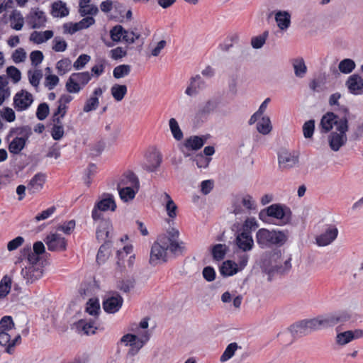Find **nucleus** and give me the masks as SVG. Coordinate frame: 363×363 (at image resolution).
<instances>
[{"label":"nucleus","mask_w":363,"mask_h":363,"mask_svg":"<svg viewBox=\"0 0 363 363\" xmlns=\"http://www.w3.org/2000/svg\"><path fill=\"white\" fill-rule=\"evenodd\" d=\"M46 21L47 18L45 13L38 9L30 12L28 16V22L33 29L45 27Z\"/></svg>","instance_id":"20"},{"label":"nucleus","mask_w":363,"mask_h":363,"mask_svg":"<svg viewBox=\"0 0 363 363\" xmlns=\"http://www.w3.org/2000/svg\"><path fill=\"white\" fill-rule=\"evenodd\" d=\"M13 318L10 315H5L0 320V331H6L11 330L14 328Z\"/></svg>","instance_id":"63"},{"label":"nucleus","mask_w":363,"mask_h":363,"mask_svg":"<svg viewBox=\"0 0 363 363\" xmlns=\"http://www.w3.org/2000/svg\"><path fill=\"white\" fill-rule=\"evenodd\" d=\"M220 102V96H215L210 99L203 105L199 106L195 118L197 120L206 118L208 115L213 113L218 107Z\"/></svg>","instance_id":"11"},{"label":"nucleus","mask_w":363,"mask_h":363,"mask_svg":"<svg viewBox=\"0 0 363 363\" xmlns=\"http://www.w3.org/2000/svg\"><path fill=\"white\" fill-rule=\"evenodd\" d=\"M239 271L238 265L234 261L225 260L219 267L220 274L223 277H228L235 274Z\"/></svg>","instance_id":"26"},{"label":"nucleus","mask_w":363,"mask_h":363,"mask_svg":"<svg viewBox=\"0 0 363 363\" xmlns=\"http://www.w3.org/2000/svg\"><path fill=\"white\" fill-rule=\"evenodd\" d=\"M21 260L25 259L27 261L28 266H36L40 267L43 265L42 255L38 254H34L32 251L30 245H26L21 250Z\"/></svg>","instance_id":"14"},{"label":"nucleus","mask_w":363,"mask_h":363,"mask_svg":"<svg viewBox=\"0 0 363 363\" xmlns=\"http://www.w3.org/2000/svg\"><path fill=\"white\" fill-rule=\"evenodd\" d=\"M91 57L86 54L80 55L73 64V67L76 70L83 69L85 65L89 62Z\"/></svg>","instance_id":"64"},{"label":"nucleus","mask_w":363,"mask_h":363,"mask_svg":"<svg viewBox=\"0 0 363 363\" xmlns=\"http://www.w3.org/2000/svg\"><path fill=\"white\" fill-rule=\"evenodd\" d=\"M138 190L139 189H135L133 186H125L118 191L121 199L124 202H128L135 198Z\"/></svg>","instance_id":"35"},{"label":"nucleus","mask_w":363,"mask_h":363,"mask_svg":"<svg viewBox=\"0 0 363 363\" xmlns=\"http://www.w3.org/2000/svg\"><path fill=\"white\" fill-rule=\"evenodd\" d=\"M117 208L114 197L111 194L104 193L101 198L96 201L91 211V217L94 221L103 218L101 212L108 210L115 211Z\"/></svg>","instance_id":"5"},{"label":"nucleus","mask_w":363,"mask_h":363,"mask_svg":"<svg viewBox=\"0 0 363 363\" xmlns=\"http://www.w3.org/2000/svg\"><path fill=\"white\" fill-rule=\"evenodd\" d=\"M272 230L260 228L256 233V242L259 247L264 249L270 247Z\"/></svg>","instance_id":"24"},{"label":"nucleus","mask_w":363,"mask_h":363,"mask_svg":"<svg viewBox=\"0 0 363 363\" xmlns=\"http://www.w3.org/2000/svg\"><path fill=\"white\" fill-rule=\"evenodd\" d=\"M259 225L254 217L247 218L242 225L241 233H245L247 235H252V232L258 228Z\"/></svg>","instance_id":"42"},{"label":"nucleus","mask_w":363,"mask_h":363,"mask_svg":"<svg viewBox=\"0 0 363 363\" xmlns=\"http://www.w3.org/2000/svg\"><path fill=\"white\" fill-rule=\"evenodd\" d=\"M24 148L17 137L14 138L8 146L9 151L13 155H19Z\"/></svg>","instance_id":"62"},{"label":"nucleus","mask_w":363,"mask_h":363,"mask_svg":"<svg viewBox=\"0 0 363 363\" xmlns=\"http://www.w3.org/2000/svg\"><path fill=\"white\" fill-rule=\"evenodd\" d=\"M298 162V155H296L286 149H282L278 152L279 168L282 171L294 167Z\"/></svg>","instance_id":"9"},{"label":"nucleus","mask_w":363,"mask_h":363,"mask_svg":"<svg viewBox=\"0 0 363 363\" xmlns=\"http://www.w3.org/2000/svg\"><path fill=\"white\" fill-rule=\"evenodd\" d=\"M33 95L25 89L18 91L13 96V107L17 111L27 110L33 102Z\"/></svg>","instance_id":"8"},{"label":"nucleus","mask_w":363,"mask_h":363,"mask_svg":"<svg viewBox=\"0 0 363 363\" xmlns=\"http://www.w3.org/2000/svg\"><path fill=\"white\" fill-rule=\"evenodd\" d=\"M279 257L278 253H265L260 259L259 265L262 272L269 276H274L280 272L282 269L277 263V259Z\"/></svg>","instance_id":"7"},{"label":"nucleus","mask_w":363,"mask_h":363,"mask_svg":"<svg viewBox=\"0 0 363 363\" xmlns=\"http://www.w3.org/2000/svg\"><path fill=\"white\" fill-rule=\"evenodd\" d=\"M48 250L51 252H62L67 249V240L64 237L57 233H50L44 239Z\"/></svg>","instance_id":"10"},{"label":"nucleus","mask_w":363,"mask_h":363,"mask_svg":"<svg viewBox=\"0 0 363 363\" xmlns=\"http://www.w3.org/2000/svg\"><path fill=\"white\" fill-rule=\"evenodd\" d=\"M315 130V120L311 119L306 121L303 125V136L306 139L313 138Z\"/></svg>","instance_id":"54"},{"label":"nucleus","mask_w":363,"mask_h":363,"mask_svg":"<svg viewBox=\"0 0 363 363\" xmlns=\"http://www.w3.org/2000/svg\"><path fill=\"white\" fill-rule=\"evenodd\" d=\"M101 222L96 229V239L100 242L101 240H109V233L111 228V222L109 219H100Z\"/></svg>","instance_id":"23"},{"label":"nucleus","mask_w":363,"mask_h":363,"mask_svg":"<svg viewBox=\"0 0 363 363\" xmlns=\"http://www.w3.org/2000/svg\"><path fill=\"white\" fill-rule=\"evenodd\" d=\"M71 65L72 62L68 57L59 60L56 64V69H57L58 74L62 76L71 70Z\"/></svg>","instance_id":"49"},{"label":"nucleus","mask_w":363,"mask_h":363,"mask_svg":"<svg viewBox=\"0 0 363 363\" xmlns=\"http://www.w3.org/2000/svg\"><path fill=\"white\" fill-rule=\"evenodd\" d=\"M99 105V100L98 97L96 96H90L88 99L83 107V111L86 113H89L92 111H95Z\"/></svg>","instance_id":"61"},{"label":"nucleus","mask_w":363,"mask_h":363,"mask_svg":"<svg viewBox=\"0 0 363 363\" xmlns=\"http://www.w3.org/2000/svg\"><path fill=\"white\" fill-rule=\"evenodd\" d=\"M355 62L353 60L350 58H345L341 60L339 63V70L343 74H350L355 68Z\"/></svg>","instance_id":"43"},{"label":"nucleus","mask_w":363,"mask_h":363,"mask_svg":"<svg viewBox=\"0 0 363 363\" xmlns=\"http://www.w3.org/2000/svg\"><path fill=\"white\" fill-rule=\"evenodd\" d=\"M234 243L244 252L252 250L254 247L252 235H247L245 233H239L236 235Z\"/></svg>","instance_id":"19"},{"label":"nucleus","mask_w":363,"mask_h":363,"mask_svg":"<svg viewBox=\"0 0 363 363\" xmlns=\"http://www.w3.org/2000/svg\"><path fill=\"white\" fill-rule=\"evenodd\" d=\"M126 33H128V30L121 25H116L111 29L110 37L113 42L119 43L123 39V36Z\"/></svg>","instance_id":"37"},{"label":"nucleus","mask_w":363,"mask_h":363,"mask_svg":"<svg viewBox=\"0 0 363 363\" xmlns=\"http://www.w3.org/2000/svg\"><path fill=\"white\" fill-rule=\"evenodd\" d=\"M11 27L16 30H21L24 24V18L18 10H13L10 15Z\"/></svg>","instance_id":"32"},{"label":"nucleus","mask_w":363,"mask_h":363,"mask_svg":"<svg viewBox=\"0 0 363 363\" xmlns=\"http://www.w3.org/2000/svg\"><path fill=\"white\" fill-rule=\"evenodd\" d=\"M128 91L125 84H115L111 88V94L116 101H121Z\"/></svg>","instance_id":"33"},{"label":"nucleus","mask_w":363,"mask_h":363,"mask_svg":"<svg viewBox=\"0 0 363 363\" xmlns=\"http://www.w3.org/2000/svg\"><path fill=\"white\" fill-rule=\"evenodd\" d=\"M67 106L66 105H58L54 111L52 121L54 123H61V118H64L67 113Z\"/></svg>","instance_id":"55"},{"label":"nucleus","mask_w":363,"mask_h":363,"mask_svg":"<svg viewBox=\"0 0 363 363\" xmlns=\"http://www.w3.org/2000/svg\"><path fill=\"white\" fill-rule=\"evenodd\" d=\"M28 77L30 84L37 88L40 79L43 77V72L40 69H35V71L29 70L28 72Z\"/></svg>","instance_id":"53"},{"label":"nucleus","mask_w":363,"mask_h":363,"mask_svg":"<svg viewBox=\"0 0 363 363\" xmlns=\"http://www.w3.org/2000/svg\"><path fill=\"white\" fill-rule=\"evenodd\" d=\"M351 315L346 311L336 312L318 315L314 318L316 330L333 327L339 323L348 321Z\"/></svg>","instance_id":"3"},{"label":"nucleus","mask_w":363,"mask_h":363,"mask_svg":"<svg viewBox=\"0 0 363 363\" xmlns=\"http://www.w3.org/2000/svg\"><path fill=\"white\" fill-rule=\"evenodd\" d=\"M53 35V31L51 30H47L43 32L33 31L30 34V40L36 44H40L52 38Z\"/></svg>","instance_id":"30"},{"label":"nucleus","mask_w":363,"mask_h":363,"mask_svg":"<svg viewBox=\"0 0 363 363\" xmlns=\"http://www.w3.org/2000/svg\"><path fill=\"white\" fill-rule=\"evenodd\" d=\"M44 273L43 266H26L21 270V275L26 284H30L40 279Z\"/></svg>","instance_id":"13"},{"label":"nucleus","mask_w":363,"mask_h":363,"mask_svg":"<svg viewBox=\"0 0 363 363\" xmlns=\"http://www.w3.org/2000/svg\"><path fill=\"white\" fill-rule=\"evenodd\" d=\"M94 323L91 320L86 322L85 320L81 319L75 323V326L78 331H83L86 335H94L97 329L96 327L94 326Z\"/></svg>","instance_id":"29"},{"label":"nucleus","mask_w":363,"mask_h":363,"mask_svg":"<svg viewBox=\"0 0 363 363\" xmlns=\"http://www.w3.org/2000/svg\"><path fill=\"white\" fill-rule=\"evenodd\" d=\"M135 279L133 277L121 279L117 281L116 287L123 293H128L135 287Z\"/></svg>","instance_id":"39"},{"label":"nucleus","mask_w":363,"mask_h":363,"mask_svg":"<svg viewBox=\"0 0 363 363\" xmlns=\"http://www.w3.org/2000/svg\"><path fill=\"white\" fill-rule=\"evenodd\" d=\"M206 138L204 135H193L186 138L184 147L189 151H197L206 143Z\"/></svg>","instance_id":"21"},{"label":"nucleus","mask_w":363,"mask_h":363,"mask_svg":"<svg viewBox=\"0 0 363 363\" xmlns=\"http://www.w3.org/2000/svg\"><path fill=\"white\" fill-rule=\"evenodd\" d=\"M238 348V345L236 342L230 343L220 356V361L224 362L230 359L234 355Z\"/></svg>","instance_id":"51"},{"label":"nucleus","mask_w":363,"mask_h":363,"mask_svg":"<svg viewBox=\"0 0 363 363\" xmlns=\"http://www.w3.org/2000/svg\"><path fill=\"white\" fill-rule=\"evenodd\" d=\"M287 240V231L272 230L270 247L272 245L281 247L286 242Z\"/></svg>","instance_id":"31"},{"label":"nucleus","mask_w":363,"mask_h":363,"mask_svg":"<svg viewBox=\"0 0 363 363\" xmlns=\"http://www.w3.org/2000/svg\"><path fill=\"white\" fill-rule=\"evenodd\" d=\"M123 298L118 292H113V295L104 299L102 305L107 313H115L121 308Z\"/></svg>","instance_id":"12"},{"label":"nucleus","mask_w":363,"mask_h":363,"mask_svg":"<svg viewBox=\"0 0 363 363\" xmlns=\"http://www.w3.org/2000/svg\"><path fill=\"white\" fill-rule=\"evenodd\" d=\"M45 174L42 172H38L35 174L30 180L27 189L30 194H33L43 189V184L45 182Z\"/></svg>","instance_id":"22"},{"label":"nucleus","mask_w":363,"mask_h":363,"mask_svg":"<svg viewBox=\"0 0 363 363\" xmlns=\"http://www.w3.org/2000/svg\"><path fill=\"white\" fill-rule=\"evenodd\" d=\"M349 130L347 119L340 121L337 131L330 132L328 135V143L330 149L335 152L338 151L347 141V132Z\"/></svg>","instance_id":"4"},{"label":"nucleus","mask_w":363,"mask_h":363,"mask_svg":"<svg viewBox=\"0 0 363 363\" xmlns=\"http://www.w3.org/2000/svg\"><path fill=\"white\" fill-rule=\"evenodd\" d=\"M168 250L175 255H181L185 251V246L184 242H177V240L171 241L168 245Z\"/></svg>","instance_id":"52"},{"label":"nucleus","mask_w":363,"mask_h":363,"mask_svg":"<svg viewBox=\"0 0 363 363\" xmlns=\"http://www.w3.org/2000/svg\"><path fill=\"white\" fill-rule=\"evenodd\" d=\"M272 125L269 116H262L261 121L257 123V131L262 135H267L271 132Z\"/></svg>","instance_id":"38"},{"label":"nucleus","mask_w":363,"mask_h":363,"mask_svg":"<svg viewBox=\"0 0 363 363\" xmlns=\"http://www.w3.org/2000/svg\"><path fill=\"white\" fill-rule=\"evenodd\" d=\"M112 242L110 240H105L104 244L100 246L96 255V262L99 264H104L108 258Z\"/></svg>","instance_id":"28"},{"label":"nucleus","mask_w":363,"mask_h":363,"mask_svg":"<svg viewBox=\"0 0 363 363\" xmlns=\"http://www.w3.org/2000/svg\"><path fill=\"white\" fill-rule=\"evenodd\" d=\"M52 50L55 52H64L67 48V43L60 36H56L52 40Z\"/></svg>","instance_id":"59"},{"label":"nucleus","mask_w":363,"mask_h":363,"mask_svg":"<svg viewBox=\"0 0 363 363\" xmlns=\"http://www.w3.org/2000/svg\"><path fill=\"white\" fill-rule=\"evenodd\" d=\"M11 288V279L7 275L0 281V298H4L10 292Z\"/></svg>","instance_id":"46"},{"label":"nucleus","mask_w":363,"mask_h":363,"mask_svg":"<svg viewBox=\"0 0 363 363\" xmlns=\"http://www.w3.org/2000/svg\"><path fill=\"white\" fill-rule=\"evenodd\" d=\"M131 71V66L129 65H120L116 67L113 71V77L121 79L128 76Z\"/></svg>","instance_id":"48"},{"label":"nucleus","mask_w":363,"mask_h":363,"mask_svg":"<svg viewBox=\"0 0 363 363\" xmlns=\"http://www.w3.org/2000/svg\"><path fill=\"white\" fill-rule=\"evenodd\" d=\"M293 67L295 75L297 77L303 78L305 76L307 72V67L303 58L295 59L293 62Z\"/></svg>","instance_id":"40"},{"label":"nucleus","mask_w":363,"mask_h":363,"mask_svg":"<svg viewBox=\"0 0 363 363\" xmlns=\"http://www.w3.org/2000/svg\"><path fill=\"white\" fill-rule=\"evenodd\" d=\"M8 77L11 78L13 83H18L21 79V72L15 66L11 65L6 68Z\"/></svg>","instance_id":"60"},{"label":"nucleus","mask_w":363,"mask_h":363,"mask_svg":"<svg viewBox=\"0 0 363 363\" xmlns=\"http://www.w3.org/2000/svg\"><path fill=\"white\" fill-rule=\"evenodd\" d=\"M49 113V105L45 102H43L38 106L35 115L38 120L43 121L48 117Z\"/></svg>","instance_id":"56"},{"label":"nucleus","mask_w":363,"mask_h":363,"mask_svg":"<svg viewBox=\"0 0 363 363\" xmlns=\"http://www.w3.org/2000/svg\"><path fill=\"white\" fill-rule=\"evenodd\" d=\"M270 218L280 220L282 225L289 224L292 219V211L285 204L273 203L259 213V218L264 223H270Z\"/></svg>","instance_id":"1"},{"label":"nucleus","mask_w":363,"mask_h":363,"mask_svg":"<svg viewBox=\"0 0 363 363\" xmlns=\"http://www.w3.org/2000/svg\"><path fill=\"white\" fill-rule=\"evenodd\" d=\"M147 163L143 164V169L148 172H155L162 161V155L157 151H152L146 155Z\"/></svg>","instance_id":"16"},{"label":"nucleus","mask_w":363,"mask_h":363,"mask_svg":"<svg viewBox=\"0 0 363 363\" xmlns=\"http://www.w3.org/2000/svg\"><path fill=\"white\" fill-rule=\"evenodd\" d=\"M340 112L342 113V116L335 113L332 111H328L324 114L320 120V126L321 132L323 133H328L332 130L333 126L336 127L337 130V125L340 121L344 119H350V110L347 106H340Z\"/></svg>","instance_id":"2"},{"label":"nucleus","mask_w":363,"mask_h":363,"mask_svg":"<svg viewBox=\"0 0 363 363\" xmlns=\"http://www.w3.org/2000/svg\"><path fill=\"white\" fill-rule=\"evenodd\" d=\"M65 89L70 94H77L81 91L82 86L71 74L65 84Z\"/></svg>","instance_id":"47"},{"label":"nucleus","mask_w":363,"mask_h":363,"mask_svg":"<svg viewBox=\"0 0 363 363\" xmlns=\"http://www.w3.org/2000/svg\"><path fill=\"white\" fill-rule=\"evenodd\" d=\"M338 235V230L334 225L329 226L324 233L316 238V243L319 246H326L333 242Z\"/></svg>","instance_id":"18"},{"label":"nucleus","mask_w":363,"mask_h":363,"mask_svg":"<svg viewBox=\"0 0 363 363\" xmlns=\"http://www.w3.org/2000/svg\"><path fill=\"white\" fill-rule=\"evenodd\" d=\"M167 250L162 248L159 244L154 243L151 247L150 264L156 266L161 262H166Z\"/></svg>","instance_id":"17"},{"label":"nucleus","mask_w":363,"mask_h":363,"mask_svg":"<svg viewBox=\"0 0 363 363\" xmlns=\"http://www.w3.org/2000/svg\"><path fill=\"white\" fill-rule=\"evenodd\" d=\"M72 77L79 83L82 86L86 85L91 79V76L89 72H74L72 74Z\"/></svg>","instance_id":"57"},{"label":"nucleus","mask_w":363,"mask_h":363,"mask_svg":"<svg viewBox=\"0 0 363 363\" xmlns=\"http://www.w3.org/2000/svg\"><path fill=\"white\" fill-rule=\"evenodd\" d=\"M228 250L225 244H216L211 247V255L214 260H223Z\"/></svg>","instance_id":"34"},{"label":"nucleus","mask_w":363,"mask_h":363,"mask_svg":"<svg viewBox=\"0 0 363 363\" xmlns=\"http://www.w3.org/2000/svg\"><path fill=\"white\" fill-rule=\"evenodd\" d=\"M169 125L174 138L178 141L181 140L184 135L177 120L174 118H170Z\"/></svg>","instance_id":"44"},{"label":"nucleus","mask_w":363,"mask_h":363,"mask_svg":"<svg viewBox=\"0 0 363 363\" xmlns=\"http://www.w3.org/2000/svg\"><path fill=\"white\" fill-rule=\"evenodd\" d=\"M275 21L279 29L285 30L291 25V14L288 11H277L275 13Z\"/></svg>","instance_id":"25"},{"label":"nucleus","mask_w":363,"mask_h":363,"mask_svg":"<svg viewBox=\"0 0 363 363\" xmlns=\"http://www.w3.org/2000/svg\"><path fill=\"white\" fill-rule=\"evenodd\" d=\"M14 134H17L21 136L32 135L33 131L30 126L26 125L21 127L11 128L8 133L7 138L13 136Z\"/></svg>","instance_id":"45"},{"label":"nucleus","mask_w":363,"mask_h":363,"mask_svg":"<svg viewBox=\"0 0 363 363\" xmlns=\"http://www.w3.org/2000/svg\"><path fill=\"white\" fill-rule=\"evenodd\" d=\"M289 330L294 338L308 335L312 332L317 330L314 318L295 322L290 325Z\"/></svg>","instance_id":"6"},{"label":"nucleus","mask_w":363,"mask_h":363,"mask_svg":"<svg viewBox=\"0 0 363 363\" xmlns=\"http://www.w3.org/2000/svg\"><path fill=\"white\" fill-rule=\"evenodd\" d=\"M106 60L104 58H100L96 60V64L94 65L91 71L96 77L101 76L105 69Z\"/></svg>","instance_id":"58"},{"label":"nucleus","mask_w":363,"mask_h":363,"mask_svg":"<svg viewBox=\"0 0 363 363\" xmlns=\"http://www.w3.org/2000/svg\"><path fill=\"white\" fill-rule=\"evenodd\" d=\"M164 197L166 201L165 208L167 215L169 218H174L177 216V206L167 193H164Z\"/></svg>","instance_id":"41"},{"label":"nucleus","mask_w":363,"mask_h":363,"mask_svg":"<svg viewBox=\"0 0 363 363\" xmlns=\"http://www.w3.org/2000/svg\"><path fill=\"white\" fill-rule=\"evenodd\" d=\"M67 4L62 1H57L51 5V15L55 18H63L69 15Z\"/></svg>","instance_id":"27"},{"label":"nucleus","mask_w":363,"mask_h":363,"mask_svg":"<svg viewBox=\"0 0 363 363\" xmlns=\"http://www.w3.org/2000/svg\"><path fill=\"white\" fill-rule=\"evenodd\" d=\"M349 93L353 95L363 94V79L358 74L350 75L345 82Z\"/></svg>","instance_id":"15"},{"label":"nucleus","mask_w":363,"mask_h":363,"mask_svg":"<svg viewBox=\"0 0 363 363\" xmlns=\"http://www.w3.org/2000/svg\"><path fill=\"white\" fill-rule=\"evenodd\" d=\"M85 311L93 316H98L101 311L99 300L97 298H89L86 303Z\"/></svg>","instance_id":"36"},{"label":"nucleus","mask_w":363,"mask_h":363,"mask_svg":"<svg viewBox=\"0 0 363 363\" xmlns=\"http://www.w3.org/2000/svg\"><path fill=\"white\" fill-rule=\"evenodd\" d=\"M354 340L352 330H347L337 333L336 336V342L340 345H345Z\"/></svg>","instance_id":"50"}]
</instances>
